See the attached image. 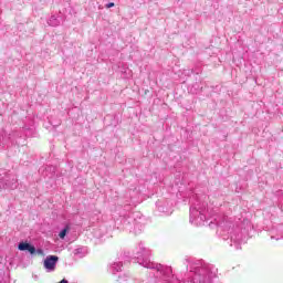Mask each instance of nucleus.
<instances>
[{
    "label": "nucleus",
    "instance_id": "f257e3e1",
    "mask_svg": "<svg viewBox=\"0 0 283 283\" xmlns=\"http://www.w3.org/2000/svg\"><path fill=\"white\" fill-rule=\"evenodd\" d=\"M207 198L205 195H192L190 197V223L195 227H210V229L217 227V232L220 233L222 240L228 242L229 247H234L237 250L242 249L251 226L242 228L238 221L233 224V218L229 216L213 218V213L222 211V208L218 206L211 208L207 203Z\"/></svg>",
    "mask_w": 283,
    "mask_h": 283
},
{
    "label": "nucleus",
    "instance_id": "f03ea898",
    "mask_svg": "<svg viewBox=\"0 0 283 283\" xmlns=\"http://www.w3.org/2000/svg\"><path fill=\"white\" fill-rule=\"evenodd\" d=\"M151 252L145 248V243L140 242L135 249V258L137 264L155 271V276L159 279L156 283H213V279L218 277V268L205 262L203 260L186 256L184 264L187 269L185 277L174 275L171 266L158 264L149 261Z\"/></svg>",
    "mask_w": 283,
    "mask_h": 283
},
{
    "label": "nucleus",
    "instance_id": "7ed1b4c3",
    "mask_svg": "<svg viewBox=\"0 0 283 283\" xmlns=\"http://www.w3.org/2000/svg\"><path fill=\"white\" fill-rule=\"evenodd\" d=\"M115 224L118 229H126L127 231H134L136 235L143 233L145 226L143 224V219H136V213H122L119 218L115 220Z\"/></svg>",
    "mask_w": 283,
    "mask_h": 283
},
{
    "label": "nucleus",
    "instance_id": "20e7f679",
    "mask_svg": "<svg viewBox=\"0 0 283 283\" xmlns=\"http://www.w3.org/2000/svg\"><path fill=\"white\" fill-rule=\"evenodd\" d=\"M156 207L159 213H164L165 216H171L174 213V201L169 199H159L156 202Z\"/></svg>",
    "mask_w": 283,
    "mask_h": 283
},
{
    "label": "nucleus",
    "instance_id": "39448f33",
    "mask_svg": "<svg viewBox=\"0 0 283 283\" xmlns=\"http://www.w3.org/2000/svg\"><path fill=\"white\" fill-rule=\"evenodd\" d=\"M57 263H59V256L48 255L44 259V269H45L46 273H54V271H56Z\"/></svg>",
    "mask_w": 283,
    "mask_h": 283
},
{
    "label": "nucleus",
    "instance_id": "423d86ee",
    "mask_svg": "<svg viewBox=\"0 0 283 283\" xmlns=\"http://www.w3.org/2000/svg\"><path fill=\"white\" fill-rule=\"evenodd\" d=\"M19 251H28L31 253V255H34L36 253V248L30 243L21 242L18 245Z\"/></svg>",
    "mask_w": 283,
    "mask_h": 283
},
{
    "label": "nucleus",
    "instance_id": "0eeeda50",
    "mask_svg": "<svg viewBox=\"0 0 283 283\" xmlns=\"http://www.w3.org/2000/svg\"><path fill=\"white\" fill-rule=\"evenodd\" d=\"M109 273H112L113 275H116V273H120V271H123V262L118 261V262H114L109 265L108 269Z\"/></svg>",
    "mask_w": 283,
    "mask_h": 283
},
{
    "label": "nucleus",
    "instance_id": "6e6552de",
    "mask_svg": "<svg viewBox=\"0 0 283 283\" xmlns=\"http://www.w3.org/2000/svg\"><path fill=\"white\" fill-rule=\"evenodd\" d=\"M48 24L52 28H56V25H61V20L56 18V15H51V18L48 21Z\"/></svg>",
    "mask_w": 283,
    "mask_h": 283
},
{
    "label": "nucleus",
    "instance_id": "1a4fd4ad",
    "mask_svg": "<svg viewBox=\"0 0 283 283\" xmlns=\"http://www.w3.org/2000/svg\"><path fill=\"white\" fill-rule=\"evenodd\" d=\"M74 255H78V258H85L86 250L85 248H77L73 251Z\"/></svg>",
    "mask_w": 283,
    "mask_h": 283
},
{
    "label": "nucleus",
    "instance_id": "9d476101",
    "mask_svg": "<svg viewBox=\"0 0 283 283\" xmlns=\"http://www.w3.org/2000/svg\"><path fill=\"white\" fill-rule=\"evenodd\" d=\"M69 231H70V228H69V227L63 228V229L60 231V233H59L60 240H65V235H67Z\"/></svg>",
    "mask_w": 283,
    "mask_h": 283
},
{
    "label": "nucleus",
    "instance_id": "9b49d317",
    "mask_svg": "<svg viewBox=\"0 0 283 283\" xmlns=\"http://www.w3.org/2000/svg\"><path fill=\"white\" fill-rule=\"evenodd\" d=\"M6 187L8 189H17V187H19V182L17 181V179H12V182L6 184Z\"/></svg>",
    "mask_w": 283,
    "mask_h": 283
},
{
    "label": "nucleus",
    "instance_id": "f8f14e48",
    "mask_svg": "<svg viewBox=\"0 0 283 283\" xmlns=\"http://www.w3.org/2000/svg\"><path fill=\"white\" fill-rule=\"evenodd\" d=\"M2 145H6V137H3V135H0V149Z\"/></svg>",
    "mask_w": 283,
    "mask_h": 283
},
{
    "label": "nucleus",
    "instance_id": "ddd939ff",
    "mask_svg": "<svg viewBox=\"0 0 283 283\" xmlns=\"http://www.w3.org/2000/svg\"><path fill=\"white\" fill-rule=\"evenodd\" d=\"M114 6H115L114 2H109L106 4V8H114Z\"/></svg>",
    "mask_w": 283,
    "mask_h": 283
},
{
    "label": "nucleus",
    "instance_id": "4468645a",
    "mask_svg": "<svg viewBox=\"0 0 283 283\" xmlns=\"http://www.w3.org/2000/svg\"><path fill=\"white\" fill-rule=\"evenodd\" d=\"M35 253H38L39 255H42L43 250L42 249H38V250H35Z\"/></svg>",
    "mask_w": 283,
    "mask_h": 283
}]
</instances>
